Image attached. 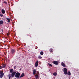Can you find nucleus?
Returning <instances> with one entry per match:
<instances>
[{
  "label": "nucleus",
  "instance_id": "obj_1",
  "mask_svg": "<svg viewBox=\"0 0 79 79\" xmlns=\"http://www.w3.org/2000/svg\"><path fill=\"white\" fill-rule=\"evenodd\" d=\"M63 69V71L64 74L66 75L67 74V72H68V70L67 69H66V68H64Z\"/></svg>",
  "mask_w": 79,
  "mask_h": 79
},
{
  "label": "nucleus",
  "instance_id": "obj_2",
  "mask_svg": "<svg viewBox=\"0 0 79 79\" xmlns=\"http://www.w3.org/2000/svg\"><path fill=\"white\" fill-rule=\"evenodd\" d=\"M20 73L17 72L15 73V77H17V78H19V76H20Z\"/></svg>",
  "mask_w": 79,
  "mask_h": 79
},
{
  "label": "nucleus",
  "instance_id": "obj_3",
  "mask_svg": "<svg viewBox=\"0 0 79 79\" xmlns=\"http://www.w3.org/2000/svg\"><path fill=\"white\" fill-rule=\"evenodd\" d=\"M16 73V72H13L11 74V77H13L15 76Z\"/></svg>",
  "mask_w": 79,
  "mask_h": 79
},
{
  "label": "nucleus",
  "instance_id": "obj_4",
  "mask_svg": "<svg viewBox=\"0 0 79 79\" xmlns=\"http://www.w3.org/2000/svg\"><path fill=\"white\" fill-rule=\"evenodd\" d=\"M52 63L54 64H56V65H58V61H54Z\"/></svg>",
  "mask_w": 79,
  "mask_h": 79
},
{
  "label": "nucleus",
  "instance_id": "obj_5",
  "mask_svg": "<svg viewBox=\"0 0 79 79\" xmlns=\"http://www.w3.org/2000/svg\"><path fill=\"white\" fill-rule=\"evenodd\" d=\"M39 64V61L38 60L35 63V67H37L38 66V64Z\"/></svg>",
  "mask_w": 79,
  "mask_h": 79
},
{
  "label": "nucleus",
  "instance_id": "obj_6",
  "mask_svg": "<svg viewBox=\"0 0 79 79\" xmlns=\"http://www.w3.org/2000/svg\"><path fill=\"white\" fill-rule=\"evenodd\" d=\"M61 65L62 66H63V67H64V68H66V64H64V63H61Z\"/></svg>",
  "mask_w": 79,
  "mask_h": 79
},
{
  "label": "nucleus",
  "instance_id": "obj_7",
  "mask_svg": "<svg viewBox=\"0 0 79 79\" xmlns=\"http://www.w3.org/2000/svg\"><path fill=\"white\" fill-rule=\"evenodd\" d=\"M6 67V64H2V68H5Z\"/></svg>",
  "mask_w": 79,
  "mask_h": 79
},
{
  "label": "nucleus",
  "instance_id": "obj_8",
  "mask_svg": "<svg viewBox=\"0 0 79 79\" xmlns=\"http://www.w3.org/2000/svg\"><path fill=\"white\" fill-rule=\"evenodd\" d=\"M1 11L2 14H4L5 13V10L4 9H2Z\"/></svg>",
  "mask_w": 79,
  "mask_h": 79
},
{
  "label": "nucleus",
  "instance_id": "obj_9",
  "mask_svg": "<svg viewBox=\"0 0 79 79\" xmlns=\"http://www.w3.org/2000/svg\"><path fill=\"white\" fill-rule=\"evenodd\" d=\"M3 76H4V73H3L0 74V78H2V77H3Z\"/></svg>",
  "mask_w": 79,
  "mask_h": 79
},
{
  "label": "nucleus",
  "instance_id": "obj_10",
  "mask_svg": "<svg viewBox=\"0 0 79 79\" xmlns=\"http://www.w3.org/2000/svg\"><path fill=\"white\" fill-rule=\"evenodd\" d=\"M33 73L34 75H35V73H36V70L35 69H34L33 70Z\"/></svg>",
  "mask_w": 79,
  "mask_h": 79
},
{
  "label": "nucleus",
  "instance_id": "obj_11",
  "mask_svg": "<svg viewBox=\"0 0 79 79\" xmlns=\"http://www.w3.org/2000/svg\"><path fill=\"white\" fill-rule=\"evenodd\" d=\"M24 73H23L20 76V77L21 78V77H24Z\"/></svg>",
  "mask_w": 79,
  "mask_h": 79
},
{
  "label": "nucleus",
  "instance_id": "obj_12",
  "mask_svg": "<svg viewBox=\"0 0 79 79\" xmlns=\"http://www.w3.org/2000/svg\"><path fill=\"white\" fill-rule=\"evenodd\" d=\"M15 52V49H12L11 51V53H12V54L14 53Z\"/></svg>",
  "mask_w": 79,
  "mask_h": 79
},
{
  "label": "nucleus",
  "instance_id": "obj_13",
  "mask_svg": "<svg viewBox=\"0 0 79 79\" xmlns=\"http://www.w3.org/2000/svg\"><path fill=\"white\" fill-rule=\"evenodd\" d=\"M6 19L8 21V23H10V19L6 17Z\"/></svg>",
  "mask_w": 79,
  "mask_h": 79
},
{
  "label": "nucleus",
  "instance_id": "obj_14",
  "mask_svg": "<svg viewBox=\"0 0 79 79\" xmlns=\"http://www.w3.org/2000/svg\"><path fill=\"white\" fill-rule=\"evenodd\" d=\"M3 20H0V25H2V24H3Z\"/></svg>",
  "mask_w": 79,
  "mask_h": 79
},
{
  "label": "nucleus",
  "instance_id": "obj_15",
  "mask_svg": "<svg viewBox=\"0 0 79 79\" xmlns=\"http://www.w3.org/2000/svg\"><path fill=\"white\" fill-rule=\"evenodd\" d=\"M68 76H71V72L69 71L67 73Z\"/></svg>",
  "mask_w": 79,
  "mask_h": 79
},
{
  "label": "nucleus",
  "instance_id": "obj_16",
  "mask_svg": "<svg viewBox=\"0 0 79 79\" xmlns=\"http://www.w3.org/2000/svg\"><path fill=\"white\" fill-rule=\"evenodd\" d=\"M49 51L51 53H53V49L50 48L49 49Z\"/></svg>",
  "mask_w": 79,
  "mask_h": 79
},
{
  "label": "nucleus",
  "instance_id": "obj_17",
  "mask_svg": "<svg viewBox=\"0 0 79 79\" xmlns=\"http://www.w3.org/2000/svg\"><path fill=\"white\" fill-rule=\"evenodd\" d=\"M38 58V59L40 60V59H42V56H39Z\"/></svg>",
  "mask_w": 79,
  "mask_h": 79
},
{
  "label": "nucleus",
  "instance_id": "obj_18",
  "mask_svg": "<svg viewBox=\"0 0 79 79\" xmlns=\"http://www.w3.org/2000/svg\"><path fill=\"white\" fill-rule=\"evenodd\" d=\"M10 73H12L13 72V69H10Z\"/></svg>",
  "mask_w": 79,
  "mask_h": 79
},
{
  "label": "nucleus",
  "instance_id": "obj_19",
  "mask_svg": "<svg viewBox=\"0 0 79 79\" xmlns=\"http://www.w3.org/2000/svg\"><path fill=\"white\" fill-rule=\"evenodd\" d=\"M8 77H9V79H10V78H11V74H10L9 75Z\"/></svg>",
  "mask_w": 79,
  "mask_h": 79
},
{
  "label": "nucleus",
  "instance_id": "obj_20",
  "mask_svg": "<svg viewBox=\"0 0 79 79\" xmlns=\"http://www.w3.org/2000/svg\"><path fill=\"white\" fill-rule=\"evenodd\" d=\"M41 55H44V52L42 51H41L40 52Z\"/></svg>",
  "mask_w": 79,
  "mask_h": 79
},
{
  "label": "nucleus",
  "instance_id": "obj_21",
  "mask_svg": "<svg viewBox=\"0 0 79 79\" xmlns=\"http://www.w3.org/2000/svg\"><path fill=\"white\" fill-rule=\"evenodd\" d=\"M53 75H54V76H56L57 75V73H56V72H55L53 73Z\"/></svg>",
  "mask_w": 79,
  "mask_h": 79
},
{
  "label": "nucleus",
  "instance_id": "obj_22",
  "mask_svg": "<svg viewBox=\"0 0 79 79\" xmlns=\"http://www.w3.org/2000/svg\"><path fill=\"white\" fill-rule=\"evenodd\" d=\"M48 65H49V66H50V67H52V65L50 63H48Z\"/></svg>",
  "mask_w": 79,
  "mask_h": 79
},
{
  "label": "nucleus",
  "instance_id": "obj_23",
  "mask_svg": "<svg viewBox=\"0 0 79 79\" xmlns=\"http://www.w3.org/2000/svg\"><path fill=\"white\" fill-rule=\"evenodd\" d=\"M35 78H36V79H37L38 78V76L37 75V74H36V75H35Z\"/></svg>",
  "mask_w": 79,
  "mask_h": 79
},
{
  "label": "nucleus",
  "instance_id": "obj_24",
  "mask_svg": "<svg viewBox=\"0 0 79 79\" xmlns=\"http://www.w3.org/2000/svg\"><path fill=\"white\" fill-rule=\"evenodd\" d=\"M0 16H1V17H3V15L2 14H0Z\"/></svg>",
  "mask_w": 79,
  "mask_h": 79
},
{
  "label": "nucleus",
  "instance_id": "obj_25",
  "mask_svg": "<svg viewBox=\"0 0 79 79\" xmlns=\"http://www.w3.org/2000/svg\"><path fill=\"white\" fill-rule=\"evenodd\" d=\"M3 71H0V74H3Z\"/></svg>",
  "mask_w": 79,
  "mask_h": 79
},
{
  "label": "nucleus",
  "instance_id": "obj_26",
  "mask_svg": "<svg viewBox=\"0 0 79 79\" xmlns=\"http://www.w3.org/2000/svg\"><path fill=\"white\" fill-rule=\"evenodd\" d=\"M4 3H5V4H6L7 3V2L6 1H4Z\"/></svg>",
  "mask_w": 79,
  "mask_h": 79
},
{
  "label": "nucleus",
  "instance_id": "obj_27",
  "mask_svg": "<svg viewBox=\"0 0 79 79\" xmlns=\"http://www.w3.org/2000/svg\"><path fill=\"white\" fill-rule=\"evenodd\" d=\"M7 35L8 36H9V35H10V33H8L7 34Z\"/></svg>",
  "mask_w": 79,
  "mask_h": 79
},
{
  "label": "nucleus",
  "instance_id": "obj_28",
  "mask_svg": "<svg viewBox=\"0 0 79 79\" xmlns=\"http://www.w3.org/2000/svg\"><path fill=\"white\" fill-rule=\"evenodd\" d=\"M2 66H0V69H2Z\"/></svg>",
  "mask_w": 79,
  "mask_h": 79
},
{
  "label": "nucleus",
  "instance_id": "obj_29",
  "mask_svg": "<svg viewBox=\"0 0 79 79\" xmlns=\"http://www.w3.org/2000/svg\"><path fill=\"white\" fill-rule=\"evenodd\" d=\"M16 66H15L14 67V69H16Z\"/></svg>",
  "mask_w": 79,
  "mask_h": 79
},
{
  "label": "nucleus",
  "instance_id": "obj_30",
  "mask_svg": "<svg viewBox=\"0 0 79 79\" xmlns=\"http://www.w3.org/2000/svg\"><path fill=\"white\" fill-rule=\"evenodd\" d=\"M30 37H31V38H32V37H31V35H30Z\"/></svg>",
  "mask_w": 79,
  "mask_h": 79
}]
</instances>
